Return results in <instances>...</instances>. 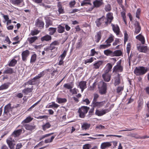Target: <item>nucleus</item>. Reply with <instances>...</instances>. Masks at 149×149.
<instances>
[{
  "instance_id": "nucleus-7",
  "label": "nucleus",
  "mask_w": 149,
  "mask_h": 149,
  "mask_svg": "<svg viewBox=\"0 0 149 149\" xmlns=\"http://www.w3.org/2000/svg\"><path fill=\"white\" fill-rule=\"evenodd\" d=\"M137 48L140 52L145 53L149 52V49L147 46L138 45H137Z\"/></svg>"
},
{
  "instance_id": "nucleus-46",
  "label": "nucleus",
  "mask_w": 149,
  "mask_h": 149,
  "mask_svg": "<svg viewBox=\"0 0 149 149\" xmlns=\"http://www.w3.org/2000/svg\"><path fill=\"white\" fill-rule=\"evenodd\" d=\"M38 38L36 36H34L31 38H29L27 39L28 41L29 42V43H32L37 39Z\"/></svg>"
},
{
  "instance_id": "nucleus-38",
  "label": "nucleus",
  "mask_w": 149,
  "mask_h": 149,
  "mask_svg": "<svg viewBox=\"0 0 149 149\" xmlns=\"http://www.w3.org/2000/svg\"><path fill=\"white\" fill-rule=\"evenodd\" d=\"M17 62V61L15 58H13L9 62L8 65L10 67H13L15 66Z\"/></svg>"
},
{
  "instance_id": "nucleus-16",
  "label": "nucleus",
  "mask_w": 149,
  "mask_h": 149,
  "mask_svg": "<svg viewBox=\"0 0 149 149\" xmlns=\"http://www.w3.org/2000/svg\"><path fill=\"white\" fill-rule=\"evenodd\" d=\"M103 63L102 61H98L95 62L93 64V68L95 69H98L102 65Z\"/></svg>"
},
{
  "instance_id": "nucleus-54",
  "label": "nucleus",
  "mask_w": 149,
  "mask_h": 149,
  "mask_svg": "<svg viewBox=\"0 0 149 149\" xmlns=\"http://www.w3.org/2000/svg\"><path fill=\"white\" fill-rule=\"evenodd\" d=\"M55 137L54 136H52L50 139H46L45 141V142L46 143H48L50 142H51L53 139Z\"/></svg>"
},
{
  "instance_id": "nucleus-22",
  "label": "nucleus",
  "mask_w": 149,
  "mask_h": 149,
  "mask_svg": "<svg viewBox=\"0 0 149 149\" xmlns=\"http://www.w3.org/2000/svg\"><path fill=\"white\" fill-rule=\"evenodd\" d=\"M102 1L101 0H95L93 2V6L94 7H99L102 4Z\"/></svg>"
},
{
  "instance_id": "nucleus-40",
  "label": "nucleus",
  "mask_w": 149,
  "mask_h": 149,
  "mask_svg": "<svg viewBox=\"0 0 149 149\" xmlns=\"http://www.w3.org/2000/svg\"><path fill=\"white\" fill-rule=\"evenodd\" d=\"M90 126V124L87 123H84L81 125V127L83 130H88Z\"/></svg>"
},
{
  "instance_id": "nucleus-32",
  "label": "nucleus",
  "mask_w": 149,
  "mask_h": 149,
  "mask_svg": "<svg viewBox=\"0 0 149 149\" xmlns=\"http://www.w3.org/2000/svg\"><path fill=\"white\" fill-rule=\"evenodd\" d=\"M58 10L60 14H62L64 13L63 8H62L61 4L60 2H58L57 4Z\"/></svg>"
},
{
  "instance_id": "nucleus-5",
  "label": "nucleus",
  "mask_w": 149,
  "mask_h": 149,
  "mask_svg": "<svg viewBox=\"0 0 149 149\" xmlns=\"http://www.w3.org/2000/svg\"><path fill=\"white\" fill-rule=\"evenodd\" d=\"M121 60L117 62L116 65L114 66L113 69V72H122L123 70V67L121 65Z\"/></svg>"
},
{
  "instance_id": "nucleus-28",
  "label": "nucleus",
  "mask_w": 149,
  "mask_h": 149,
  "mask_svg": "<svg viewBox=\"0 0 149 149\" xmlns=\"http://www.w3.org/2000/svg\"><path fill=\"white\" fill-rule=\"evenodd\" d=\"M59 106V105L56 103L54 102H52L51 104L49 105H47L46 107V108H57Z\"/></svg>"
},
{
  "instance_id": "nucleus-53",
  "label": "nucleus",
  "mask_w": 149,
  "mask_h": 149,
  "mask_svg": "<svg viewBox=\"0 0 149 149\" xmlns=\"http://www.w3.org/2000/svg\"><path fill=\"white\" fill-rule=\"evenodd\" d=\"M99 96L98 94L96 93L94 94L92 102H94L97 101V99L98 98Z\"/></svg>"
},
{
  "instance_id": "nucleus-29",
  "label": "nucleus",
  "mask_w": 149,
  "mask_h": 149,
  "mask_svg": "<svg viewBox=\"0 0 149 149\" xmlns=\"http://www.w3.org/2000/svg\"><path fill=\"white\" fill-rule=\"evenodd\" d=\"M120 83V79L119 74L118 73L115 78V80L114 82V85L116 86L118 85Z\"/></svg>"
},
{
  "instance_id": "nucleus-21",
  "label": "nucleus",
  "mask_w": 149,
  "mask_h": 149,
  "mask_svg": "<svg viewBox=\"0 0 149 149\" xmlns=\"http://www.w3.org/2000/svg\"><path fill=\"white\" fill-rule=\"evenodd\" d=\"M33 119V118L31 117L30 116H29L23 120L22 122L21 123L22 125L26 124L27 123L30 122Z\"/></svg>"
},
{
  "instance_id": "nucleus-31",
  "label": "nucleus",
  "mask_w": 149,
  "mask_h": 149,
  "mask_svg": "<svg viewBox=\"0 0 149 149\" xmlns=\"http://www.w3.org/2000/svg\"><path fill=\"white\" fill-rule=\"evenodd\" d=\"M10 84V83L9 82L4 83L0 86V91L7 89L9 87Z\"/></svg>"
},
{
  "instance_id": "nucleus-13",
  "label": "nucleus",
  "mask_w": 149,
  "mask_h": 149,
  "mask_svg": "<svg viewBox=\"0 0 149 149\" xmlns=\"http://www.w3.org/2000/svg\"><path fill=\"white\" fill-rule=\"evenodd\" d=\"M7 143L10 149H14V146L15 145V141L11 138H9L6 140Z\"/></svg>"
},
{
  "instance_id": "nucleus-41",
  "label": "nucleus",
  "mask_w": 149,
  "mask_h": 149,
  "mask_svg": "<svg viewBox=\"0 0 149 149\" xmlns=\"http://www.w3.org/2000/svg\"><path fill=\"white\" fill-rule=\"evenodd\" d=\"M56 28L50 27L48 29V31H49V34L52 35L56 32Z\"/></svg>"
},
{
  "instance_id": "nucleus-37",
  "label": "nucleus",
  "mask_w": 149,
  "mask_h": 149,
  "mask_svg": "<svg viewBox=\"0 0 149 149\" xmlns=\"http://www.w3.org/2000/svg\"><path fill=\"white\" fill-rule=\"evenodd\" d=\"M114 39V36L112 35H111L105 42L107 44H110L113 40Z\"/></svg>"
},
{
  "instance_id": "nucleus-8",
  "label": "nucleus",
  "mask_w": 149,
  "mask_h": 149,
  "mask_svg": "<svg viewBox=\"0 0 149 149\" xmlns=\"http://www.w3.org/2000/svg\"><path fill=\"white\" fill-rule=\"evenodd\" d=\"M106 101H103L101 102L96 101L92 102V105L93 108H100L102 107L106 103Z\"/></svg>"
},
{
  "instance_id": "nucleus-27",
  "label": "nucleus",
  "mask_w": 149,
  "mask_h": 149,
  "mask_svg": "<svg viewBox=\"0 0 149 149\" xmlns=\"http://www.w3.org/2000/svg\"><path fill=\"white\" fill-rule=\"evenodd\" d=\"M74 86V84L72 82L70 83L65 84L63 85V87L69 90L70 91L72 88Z\"/></svg>"
},
{
  "instance_id": "nucleus-50",
  "label": "nucleus",
  "mask_w": 149,
  "mask_h": 149,
  "mask_svg": "<svg viewBox=\"0 0 149 149\" xmlns=\"http://www.w3.org/2000/svg\"><path fill=\"white\" fill-rule=\"evenodd\" d=\"M94 61L93 58V57H91L89 59H86L84 60V63L86 64L88 63H91L93 62Z\"/></svg>"
},
{
  "instance_id": "nucleus-4",
  "label": "nucleus",
  "mask_w": 149,
  "mask_h": 149,
  "mask_svg": "<svg viewBox=\"0 0 149 149\" xmlns=\"http://www.w3.org/2000/svg\"><path fill=\"white\" fill-rule=\"evenodd\" d=\"M98 87L100 89L99 92L101 95L106 93L107 91V84L101 81L100 82L98 85Z\"/></svg>"
},
{
  "instance_id": "nucleus-56",
  "label": "nucleus",
  "mask_w": 149,
  "mask_h": 149,
  "mask_svg": "<svg viewBox=\"0 0 149 149\" xmlns=\"http://www.w3.org/2000/svg\"><path fill=\"white\" fill-rule=\"evenodd\" d=\"M67 54V51L66 50H64L63 53L61 55L59 58H60L64 59L65 56H66Z\"/></svg>"
},
{
  "instance_id": "nucleus-60",
  "label": "nucleus",
  "mask_w": 149,
  "mask_h": 149,
  "mask_svg": "<svg viewBox=\"0 0 149 149\" xmlns=\"http://www.w3.org/2000/svg\"><path fill=\"white\" fill-rule=\"evenodd\" d=\"M123 89L124 86H123L118 87L116 90L117 93H120L123 90Z\"/></svg>"
},
{
  "instance_id": "nucleus-18",
  "label": "nucleus",
  "mask_w": 149,
  "mask_h": 149,
  "mask_svg": "<svg viewBox=\"0 0 149 149\" xmlns=\"http://www.w3.org/2000/svg\"><path fill=\"white\" fill-rule=\"evenodd\" d=\"M111 146V142H105L102 143L100 146V148L102 149H105L109 148Z\"/></svg>"
},
{
  "instance_id": "nucleus-63",
  "label": "nucleus",
  "mask_w": 149,
  "mask_h": 149,
  "mask_svg": "<svg viewBox=\"0 0 149 149\" xmlns=\"http://www.w3.org/2000/svg\"><path fill=\"white\" fill-rule=\"evenodd\" d=\"M39 32L37 30H35L31 31V34L32 36H34L37 34Z\"/></svg>"
},
{
  "instance_id": "nucleus-6",
  "label": "nucleus",
  "mask_w": 149,
  "mask_h": 149,
  "mask_svg": "<svg viewBox=\"0 0 149 149\" xmlns=\"http://www.w3.org/2000/svg\"><path fill=\"white\" fill-rule=\"evenodd\" d=\"M105 19V17L104 16H103L97 19L95 21L96 26L98 27H99L101 25L104 26H106L107 25H105L104 24V22L106 21H104Z\"/></svg>"
},
{
  "instance_id": "nucleus-12",
  "label": "nucleus",
  "mask_w": 149,
  "mask_h": 149,
  "mask_svg": "<svg viewBox=\"0 0 149 149\" xmlns=\"http://www.w3.org/2000/svg\"><path fill=\"white\" fill-rule=\"evenodd\" d=\"M86 83L87 82L85 81H81L79 83L77 87L81 89L82 92L87 88Z\"/></svg>"
},
{
  "instance_id": "nucleus-25",
  "label": "nucleus",
  "mask_w": 149,
  "mask_h": 149,
  "mask_svg": "<svg viewBox=\"0 0 149 149\" xmlns=\"http://www.w3.org/2000/svg\"><path fill=\"white\" fill-rule=\"evenodd\" d=\"M23 130V129H22L14 131L12 134V136L15 137L18 136L22 132Z\"/></svg>"
},
{
  "instance_id": "nucleus-62",
  "label": "nucleus",
  "mask_w": 149,
  "mask_h": 149,
  "mask_svg": "<svg viewBox=\"0 0 149 149\" xmlns=\"http://www.w3.org/2000/svg\"><path fill=\"white\" fill-rule=\"evenodd\" d=\"M131 44L129 43L127 44V53L129 54L130 52V51L131 49Z\"/></svg>"
},
{
  "instance_id": "nucleus-47",
  "label": "nucleus",
  "mask_w": 149,
  "mask_h": 149,
  "mask_svg": "<svg viewBox=\"0 0 149 149\" xmlns=\"http://www.w3.org/2000/svg\"><path fill=\"white\" fill-rule=\"evenodd\" d=\"M138 102V109L139 110H141L143 104V101L142 100H139Z\"/></svg>"
},
{
  "instance_id": "nucleus-59",
  "label": "nucleus",
  "mask_w": 149,
  "mask_h": 149,
  "mask_svg": "<svg viewBox=\"0 0 149 149\" xmlns=\"http://www.w3.org/2000/svg\"><path fill=\"white\" fill-rule=\"evenodd\" d=\"M55 46L53 45L52 44H51L50 46H48V49L49 50H52L54 49H56V50L57 49V47L54 46Z\"/></svg>"
},
{
  "instance_id": "nucleus-20",
  "label": "nucleus",
  "mask_w": 149,
  "mask_h": 149,
  "mask_svg": "<svg viewBox=\"0 0 149 149\" xmlns=\"http://www.w3.org/2000/svg\"><path fill=\"white\" fill-rule=\"evenodd\" d=\"M22 125L25 127L26 129L29 131H32L36 127L35 126L33 125H32V124H26Z\"/></svg>"
},
{
  "instance_id": "nucleus-39",
  "label": "nucleus",
  "mask_w": 149,
  "mask_h": 149,
  "mask_svg": "<svg viewBox=\"0 0 149 149\" xmlns=\"http://www.w3.org/2000/svg\"><path fill=\"white\" fill-rule=\"evenodd\" d=\"M51 39L52 37L48 35H47L45 36H44L42 37L41 38V40L42 41H48L51 40Z\"/></svg>"
},
{
  "instance_id": "nucleus-55",
  "label": "nucleus",
  "mask_w": 149,
  "mask_h": 149,
  "mask_svg": "<svg viewBox=\"0 0 149 149\" xmlns=\"http://www.w3.org/2000/svg\"><path fill=\"white\" fill-rule=\"evenodd\" d=\"M45 74V72L44 71L40 72V74H38L37 76L36 77L38 79L40 78L41 77H43Z\"/></svg>"
},
{
  "instance_id": "nucleus-58",
  "label": "nucleus",
  "mask_w": 149,
  "mask_h": 149,
  "mask_svg": "<svg viewBox=\"0 0 149 149\" xmlns=\"http://www.w3.org/2000/svg\"><path fill=\"white\" fill-rule=\"evenodd\" d=\"M94 109V108H93H93H92L89 111V112H88L89 114H88V116L89 118L91 116L93 115V113Z\"/></svg>"
},
{
  "instance_id": "nucleus-11",
  "label": "nucleus",
  "mask_w": 149,
  "mask_h": 149,
  "mask_svg": "<svg viewBox=\"0 0 149 149\" xmlns=\"http://www.w3.org/2000/svg\"><path fill=\"white\" fill-rule=\"evenodd\" d=\"M111 25L113 32L117 36L119 35L120 31L118 25L117 24H114L112 23L111 24Z\"/></svg>"
},
{
  "instance_id": "nucleus-48",
  "label": "nucleus",
  "mask_w": 149,
  "mask_h": 149,
  "mask_svg": "<svg viewBox=\"0 0 149 149\" xmlns=\"http://www.w3.org/2000/svg\"><path fill=\"white\" fill-rule=\"evenodd\" d=\"M111 45L110 44H107L106 45H101L100 46L99 48L100 49H105L109 47Z\"/></svg>"
},
{
  "instance_id": "nucleus-9",
  "label": "nucleus",
  "mask_w": 149,
  "mask_h": 149,
  "mask_svg": "<svg viewBox=\"0 0 149 149\" xmlns=\"http://www.w3.org/2000/svg\"><path fill=\"white\" fill-rule=\"evenodd\" d=\"M12 4L19 7H22L24 5V0H10Z\"/></svg>"
},
{
  "instance_id": "nucleus-1",
  "label": "nucleus",
  "mask_w": 149,
  "mask_h": 149,
  "mask_svg": "<svg viewBox=\"0 0 149 149\" xmlns=\"http://www.w3.org/2000/svg\"><path fill=\"white\" fill-rule=\"evenodd\" d=\"M148 71L147 68L143 67H136L134 70V73L137 76L142 75L145 74Z\"/></svg>"
},
{
  "instance_id": "nucleus-57",
  "label": "nucleus",
  "mask_w": 149,
  "mask_h": 149,
  "mask_svg": "<svg viewBox=\"0 0 149 149\" xmlns=\"http://www.w3.org/2000/svg\"><path fill=\"white\" fill-rule=\"evenodd\" d=\"M128 35L127 34L126 32H125L124 33V42L125 44V43L128 40Z\"/></svg>"
},
{
  "instance_id": "nucleus-51",
  "label": "nucleus",
  "mask_w": 149,
  "mask_h": 149,
  "mask_svg": "<svg viewBox=\"0 0 149 149\" xmlns=\"http://www.w3.org/2000/svg\"><path fill=\"white\" fill-rule=\"evenodd\" d=\"M78 90L77 89H76V88H74L73 89H71L70 90V92L72 93L73 95H75L77 94V91Z\"/></svg>"
},
{
  "instance_id": "nucleus-36",
  "label": "nucleus",
  "mask_w": 149,
  "mask_h": 149,
  "mask_svg": "<svg viewBox=\"0 0 149 149\" xmlns=\"http://www.w3.org/2000/svg\"><path fill=\"white\" fill-rule=\"evenodd\" d=\"M67 101V99L65 98H61L57 97L56 99V102L59 104L65 103Z\"/></svg>"
},
{
  "instance_id": "nucleus-42",
  "label": "nucleus",
  "mask_w": 149,
  "mask_h": 149,
  "mask_svg": "<svg viewBox=\"0 0 149 149\" xmlns=\"http://www.w3.org/2000/svg\"><path fill=\"white\" fill-rule=\"evenodd\" d=\"M65 31V27L61 25H58L57 27V31L59 33H63Z\"/></svg>"
},
{
  "instance_id": "nucleus-10",
  "label": "nucleus",
  "mask_w": 149,
  "mask_h": 149,
  "mask_svg": "<svg viewBox=\"0 0 149 149\" xmlns=\"http://www.w3.org/2000/svg\"><path fill=\"white\" fill-rule=\"evenodd\" d=\"M110 111V109H107L102 110L101 111H100L97 109L96 110L95 114L98 116H101L108 113Z\"/></svg>"
},
{
  "instance_id": "nucleus-44",
  "label": "nucleus",
  "mask_w": 149,
  "mask_h": 149,
  "mask_svg": "<svg viewBox=\"0 0 149 149\" xmlns=\"http://www.w3.org/2000/svg\"><path fill=\"white\" fill-rule=\"evenodd\" d=\"M51 126V125L48 122L42 125V128L44 131H45L47 129L49 128Z\"/></svg>"
},
{
  "instance_id": "nucleus-52",
  "label": "nucleus",
  "mask_w": 149,
  "mask_h": 149,
  "mask_svg": "<svg viewBox=\"0 0 149 149\" xmlns=\"http://www.w3.org/2000/svg\"><path fill=\"white\" fill-rule=\"evenodd\" d=\"M141 30V27H135V31L134 32V34H136L139 33Z\"/></svg>"
},
{
  "instance_id": "nucleus-30",
  "label": "nucleus",
  "mask_w": 149,
  "mask_h": 149,
  "mask_svg": "<svg viewBox=\"0 0 149 149\" xmlns=\"http://www.w3.org/2000/svg\"><path fill=\"white\" fill-rule=\"evenodd\" d=\"M104 54L107 56H113V52L109 49H107L104 51Z\"/></svg>"
},
{
  "instance_id": "nucleus-45",
  "label": "nucleus",
  "mask_w": 149,
  "mask_h": 149,
  "mask_svg": "<svg viewBox=\"0 0 149 149\" xmlns=\"http://www.w3.org/2000/svg\"><path fill=\"white\" fill-rule=\"evenodd\" d=\"M113 56H119L122 54V52L120 50H116L113 52Z\"/></svg>"
},
{
  "instance_id": "nucleus-33",
  "label": "nucleus",
  "mask_w": 149,
  "mask_h": 149,
  "mask_svg": "<svg viewBox=\"0 0 149 149\" xmlns=\"http://www.w3.org/2000/svg\"><path fill=\"white\" fill-rule=\"evenodd\" d=\"M112 67V65L111 64L109 63H107V64L105 68V72L108 73L111 70Z\"/></svg>"
},
{
  "instance_id": "nucleus-19",
  "label": "nucleus",
  "mask_w": 149,
  "mask_h": 149,
  "mask_svg": "<svg viewBox=\"0 0 149 149\" xmlns=\"http://www.w3.org/2000/svg\"><path fill=\"white\" fill-rule=\"evenodd\" d=\"M136 38L140 41L142 44H145V40L144 37L141 34H139L136 37Z\"/></svg>"
},
{
  "instance_id": "nucleus-17",
  "label": "nucleus",
  "mask_w": 149,
  "mask_h": 149,
  "mask_svg": "<svg viewBox=\"0 0 149 149\" xmlns=\"http://www.w3.org/2000/svg\"><path fill=\"white\" fill-rule=\"evenodd\" d=\"M102 77L104 81L108 82L110 80L111 75L109 73L105 72L102 74Z\"/></svg>"
},
{
  "instance_id": "nucleus-15",
  "label": "nucleus",
  "mask_w": 149,
  "mask_h": 149,
  "mask_svg": "<svg viewBox=\"0 0 149 149\" xmlns=\"http://www.w3.org/2000/svg\"><path fill=\"white\" fill-rule=\"evenodd\" d=\"M29 52L28 50H26L23 52L21 54L22 59L23 61H26L27 58L29 54Z\"/></svg>"
},
{
  "instance_id": "nucleus-14",
  "label": "nucleus",
  "mask_w": 149,
  "mask_h": 149,
  "mask_svg": "<svg viewBox=\"0 0 149 149\" xmlns=\"http://www.w3.org/2000/svg\"><path fill=\"white\" fill-rule=\"evenodd\" d=\"M107 21L104 22L105 25H107L108 22L110 23L113 19V14L112 13H108L107 15Z\"/></svg>"
},
{
  "instance_id": "nucleus-26",
  "label": "nucleus",
  "mask_w": 149,
  "mask_h": 149,
  "mask_svg": "<svg viewBox=\"0 0 149 149\" xmlns=\"http://www.w3.org/2000/svg\"><path fill=\"white\" fill-rule=\"evenodd\" d=\"M14 72V70H13L12 68L8 67L6 68V69L3 72V74H12Z\"/></svg>"
},
{
  "instance_id": "nucleus-43",
  "label": "nucleus",
  "mask_w": 149,
  "mask_h": 149,
  "mask_svg": "<svg viewBox=\"0 0 149 149\" xmlns=\"http://www.w3.org/2000/svg\"><path fill=\"white\" fill-rule=\"evenodd\" d=\"M101 38V32L99 31L97 33V35L95 36V41L97 42H99V41L100 40Z\"/></svg>"
},
{
  "instance_id": "nucleus-34",
  "label": "nucleus",
  "mask_w": 149,
  "mask_h": 149,
  "mask_svg": "<svg viewBox=\"0 0 149 149\" xmlns=\"http://www.w3.org/2000/svg\"><path fill=\"white\" fill-rule=\"evenodd\" d=\"M33 86H32V88H26L22 91V92L25 95H27L32 91L33 90Z\"/></svg>"
},
{
  "instance_id": "nucleus-23",
  "label": "nucleus",
  "mask_w": 149,
  "mask_h": 149,
  "mask_svg": "<svg viewBox=\"0 0 149 149\" xmlns=\"http://www.w3.org/2000/svg\"><path fill=\"white\" fill-rule=\"evenodd\" d=\"M44 23L42 20L37 19L36 23V26L38 27L42 28L44 27Z\"/></svg>"
},
{
  "instance_id": "nucleus-3",
  "label": "nucleus",
  "mask_w": 149,
  "mask_h": 149,
  "mask_svg": "<svg viewBox=\"0 0 149 149\" xmlns=\"http://www.w3.org/2000/svg\"><path fill=\"white\" fill-rule=\"evenodd\" d=\"M11 109V104H8L4 107V110L3 113V116L4 118V119L6 120L10 118L11 116V114L9 111Z\"/></svg>"
},
{
  "instance_id": "nucleus-35",
  "label": "nucleus",
  "mask_w": 149,
  "mask_h": 149,
  "mask_svg": "<svg viewBox=\"0 0 149 149\" xmlns=\"http://www.w3.org/2000/svg\"><path fill=\"white\" fill-rule=\"evenodd\" d=\"M91 0H84L81 2V6H84L87 4L92 5L91 3H90Z\"/></svg>"
},
{
  "instance_id": "nucleus-61",
  "label": "nucleus",
  "mask_w": 149,
  "mask_h": 149,
  "mask_svg": "<svg viewBox=\"0 0 149 149\" xmlns=\"http://www.w3.org/2000/svg\"><path fill=\"white\" fill-rule=\"evenodd\" d=\"M91 147V146L90 144H86L83 145V149H90Z\"/></svg>"
},
{
  "instance_id": "nucleus-24",
  "label": "nucleus",
  "mask_w": 149,
  "mask_h": 149,
  "mask_svg": "<svg viewBox=\"0 0 149 149\" xmlns=\"http://www.w3.org/2000/svg\"><path fill=\"white\" fill-rule=\"evenodd\" d=\"M38 79L36 77H34L32 79L29 81L27 82V84L30 85H33L36 84Z\"/></svg>"
},
{
  "instance_id": "nucleus-2",
  "label": "nucleus",
  "mask_w": 149,
  "mask_h": 149,
  "mask_svg": "<svg viewBox=\"0 0 149 149\" xmlns=\"http://www.w3.org/2000/svg\"><path fill=\"white\" fill-rule=\"evenodd\" d=\"M89 109V107L86 106H83L79 108L78 112L79 117L81 118H84Z\"/></svg>"
},
{
  "instance_id": "nucleus-49",
  "label": "nucleus",
  "mask_w": 149,
  "mask_h": 149,
  "mask_svg": "<svg viewBox=\"0 0 149 149\" xmlns=\"http://www.w3.org/2000/svg\"><path fill=\"white\" fill-rule=\"evenodd\" d=\"M36 54H33L31 57L30 60V62L31 63L34 62L36 59Z\"/></svg>"
},
{
  "instance_id": "nucleus-64",
  "label": "nucleus",
  "mask_w": 149,
  "mask_h": 149,
  "mask_svg": "<svg viewBox=\"0 0 149 149\" xmlns=\"http://www.w3.org/2000/svg\"><path fill=\"white\" fill-rule=\"evenodd\" d=\"M76 3V2L75 0H73L71 1L69 3L70 7V8H72L74 7V5Z\"/></svg>"
}]
</instances>
